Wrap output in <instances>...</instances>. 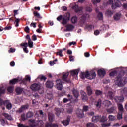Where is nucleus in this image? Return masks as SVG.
I'll list each match as a JSON object with an SVG mask.
<instances>
[{
  "label": "nucleus",
  "instance_id": "49",
  "mask_svg": "<svg viewBox=\"0 0 127 127\" xmlns=\"http://www.w3.org/2000/svg\"><path fill=\"white\" fill-rule=\"evenodd\" d=\"M85 28L88 30V31L92 30V28H93V25H86L85 26Z\"/></svg>",
  "mask_w": 127,
  "mask_h": 127
},
{
  "label": "nucleus",
  "instance_id": "58",
  "mask_svg": "<svg viewBox=\"0 0 127 127\" xmlns=\"http://www.w3.org/2000/svg\"><path fill=\"white\" fill-rule=\"evenodd\" d=\"M19 21H20V19L16 18V19H15V22H16L15 26H16V27H18V26H19Z\"/></svg>",
  "mask_w": 127,
  "mask_h": 127
},
{
  "label": "nucleus",
  "instance_id": "28",
  "mask_svg": "<svg viewBox=\"0 0 127 127\" xmlns=\"http://www.w3.org/2000/svg\"><path fill=\"white\" fill-rule=\"evenodd\" d=\"M96 108H101L102 107V100L99 99L98 101L95 103Z\"/></svg>",
  "mask_w": 127,
  "mask_h": 127
},
{
  "label": "nucleus",
  "instance_id": "36",
  "mask_svg": "<svg viewBox=\"0 0 127 127\" xmlns=\"http://www.w3.org/2000/svg\"><path fill=\"white\" fill-rule=\"evenodd\" d=\"M87 94L88 96H91V95L93 94V91H92V88H91V87L87 86Z\"/></svg>",
  "mask_w": 127,
  "mask_h": 127
},
{
  "label": "nucleus",
  "instance_id": "30",
  "mask_svg": "<svg viewBox=\"0 0 127 127\" xmlns=\"http://www.w3.org/2000/svg\"><path fill=\"white\" fill-rule=\"evenodd\" d=\"M75 27L72 24H69L66 26V30L67 31H72L74 29Z\"/></svg>",
  "mask_w": 127,
  "mask_h": 127
},
{
  "label": "nucleus",
  "instance_id": "39",
  "mask_svg": "<svg viewBox=\"0 0 127 127\" xmlns=\"http://www.w3.org/2000/svg\"><path fill=\"white\" fill-rule=\"evenodd\" d=\"M9 102V100L3 101L2 99L0 98V105L2 106V105H5V104H7Z\"/></svg>",
  "mask_w": 127,
  "mask_h": 127
},
{
  "label": "nucleus",
  "instance_id": "32",
  "mask_svg": "<svg viewBox=\"0 0 127 127\" xmlns=\"http://www.w3.org/2000/svg\"><path fill=\"white\" fill-rule=\"evenodd\" d=\"M100 116H93L92 117V122H94V123L99 122V121H100Z\"/></svg>",
  "mask_w": 127,
  "mask_h": 127
},
{
  "label": "nucleus",
  "instance_id": "14",
  "mask_svg": "<svg viewBox=\"0 0 127 127\" xmlns=\"http://www.w3.org/2000/svg\"><path fill=\"white\" fill-rule=\"evenodd\" d=\"M121 16H122V14H121V13L120 12L116 13L113 16L114 20H115L116 21H118V20H120V19H121Z\"/></svg>",
  "mask_w": 127,
  "mask_h": 127
},
{
  "label": "nucleus",
  "instance_id": "13",
  "mask_svg": "<svg viewBox=\"0 0 127 127\" xmlns=\"http://www.w3.org/2000/svg\"><path fill=\"white\" fill-rule=\"evenodd\" d=\"M20 46H23V51L25 53H28L29 51L28 49H27V46H28V44L27 43H24L20 44Z\"/></svg>",
  "mask_w": 127,
  "mask_h": 127
},
{
  "label": "nucleus",
  "instance_id": "27",
  "mask_svg": "<svg viewBox=\"0 0 127 127\" xmlns=\"http://www.w3.org/2000/svg\"><path fill=\"white\" fill-rule=\"evenodd\" d=\"M72 93L76 99H78V98H79V91L77 90L73 89L72 90Z\"/></svg>",
  "mask_w": 127,
  "mask_h": 127
},
{
  "label": "nucleus",
  "instance_id": "51",
  "mask_svg": "<svg viewBox=\"0 0 127 127\" xmlns=\"http://www.w3.org/2000/svg\"><path fill=\"white\" fill-rule=\"evenodd\" d=\"M3 94H5V89L3 87H0V95H3Z\"/></svg>",
  "mask_w": 127,
  "mask_h": 127
},
{
  "label": "nucleus",
  "instance_id": "60",
  "mask_svg": "<svg viewBox=\"0 0 127 127\" xmlns=\"http://www.w3.org/2000/svg\"><path fill=\"white\" fill-rule=\"evenodd\" d=\"M62 19H63V16H62V15L59 16L57 18V20H58V21H61V20H62Z\"/></svg>",
  "mask_w": 127,
  "mask_h": 127
},
{
  "label": "nucleus",
  "instance_id": "7",
  "mask_svg": "<svg viewBox=\"0 0 127 127\" xmlns=\"http://www.w3.org/2000/svg\"><path fill=\"white\" fill-rule=\"evenodd\" d=\"M121 2L119 0H114V5L112 4L111 7L112 9H116V8L120 7Z\"/></svg>",
  "mask_w": 127,
  "mask_h": 127
},
{
  "label": "nucleus",
  "instance_id": "4",
  "mask_svg": "<svg viewBox=\"0 0 127 127\" xmlns=\"http://www.w3.org/2000/svg\"><path fill=\"white\" fill-rule=\"evenodd\" d=\"M56 87L58 90L59 91L62 90V88L63 87L62 84L64 83L63 81L61 79H58L56 81Z\"/></svg>",
  "mask_w": 127,
  "mask_h": 127
},
{
  "label": "nucleus",
  "instance_id": "10",
  "mask_svg": "<svg viewBox=\"0 0 127 127\" xmlns=\"http://www.w3.org/2000/svg\"><path fill=\"white\" fill-rule=\"evenodd\" d=\"M48 120L50 122V123H52L54 121V119L55 118V116H54V114H53L52 112H49L48 113Z\"/></svg>",
  "mask_w": 127,
  "mask_h": 127
},
{
  "label": "nucleus",
  "instance_id": "50",
  "mask_svg": "<svg viewBox=\"0 0 127 127\" xmlns=\"http://www.w3.org/2000/svg\"><path fill=\"white\" fill-rule=\"evenodd\" d=\"M38 79H40L41 81H46L47 79V78L45 77V76L42 75V76H39L38 77Z\"/></svg>",
  "mask_w": 127,
  "mask_h": 127
},
{
  "label": "nucleus",
  "instance_id": "25",
  "mask_svg": "<svg viewBox=\"0 0 127 127\" xmlns=\"http://www.w3.org/2000/svg\"><path fill=\"white\" fill-rule=\"evenodd\" d=\"M29 122L31 123L30 124V127H36V121L35 122V120L34 119H31L29 120Z\"/></svg>",
  "mask_w": 127,
  "mask_h": 127
},
{
  "label": "nucleus",
  "instance_id": "35",
  "mask_svg": "<svg viewBox=\"0 0 127 127\" xmlns=\"http://www.w3.org/2000/svg\"><path fill=\"white\" fill-rule=\"evenodd\" d=\"M70 17H71V14L69 12H67L64 15V18H65V19H67V20H70Z\"/></svg>",
  "mask_w": 127,
  "mask_h": 127
},
{
  "label": "nucleus",
  "instance_id": "54",
  "mask_svg": "<svg viewBox=\"0 0 127 127\" xmlns=\"http://www.w3.org/2000/svg\"><path fill=\"white\" fill-rule=\"evenodd\" d=\"M83 112H88L89 111V106H84L83 109H82Z\"/></svg>",
  "mask_w": 127,
  "mask_h": 127
},
{
  "label": "nucleus",
  "instance_id": "52",
  "mask_svg": "<svg viewBox=\"0 0 127 127\" xmlns=\"http://www.w3.org/2000/svg\"><path fill=\"white\" fill-rule=\"evenodd\" d=\"M21 118L23 121H26V120H27V117L26 116L25 117V114L24 113L21 115Z\"/></svg>",
  "mask_w": 127,
  "mask_h": 127
},
{
  "label": "nucleus",
  "instance_id": "47",
  "mask_svg": "<svg viewBox=\"0 0 127 127\" xmlns=\"http://www.w3.org/2000/svg\"><path fill=\"white\" fill-rule=\"evenodd\" d=\"M103 94V92L102 91L99 90H96L95 91V95L96 96H100V95Z\"/></svg>",
  "mask_w": 127,
  "mask_h": 127
},
{
  "label": "nucleus",
  "instance_id": "5",
  "mask_svg": "<svg viewBox=\"0 0 127 127\" xmlns=\"http://www.w3.org/2000/svg\"><path fill=\"white\" fill-rule=\"evenodd\" d=\"M30 89L34 92L40 91V85L37 83H34L31 85Z\"/></svg>",
  "mask_w": 127,
  "mask_h": 127
},
{
  "label": "nucleus",
  "instance_id": "31",
  "mask_svg": "<svg viewBox=\"0 0 127 127\" xmlns=\"http://www.w3.org/2000/svg\"><path fill=\"white\" fill-rule=\"evenodd\" d=\"M36 127H42L43 126V121L42 120H38L36 121Z\"/></svg>",
  "mask_w": 127,
  "mask_h": 127
},
{
  "label": "nucleus",
  "instance_id": "17",
  "mask_svg": "<svg viewBox=\"0 0 127 127\" xmlns=\"http://www.w3.org/2000/svg\"><path fill=\"white\" fill-rule=\"evenodd\" d=\"M116 107L113 106L110 108L107 109L106 111L109 114H114V113H116Z\"/></svg>",
  "mask_w": 127,
  "mask_h": 127
},
{
  "label": "nucleus",
  "instance_id": "41",
  "mask_svg": "<svg viewBox=\"0 0 127 127\" xmlns=\"http://www.w3.org/2000/svg\"><path fill=\"white\" fill-rule=\"evenodd\" d=\"M58 50L59 51L56 53V55H59V56H60V57H62L63 56V54H62L63 51L61 49Z\"/></svg>",
  "mask_w": 127,
  "mask_h": 127
},
{
  "label": "nucleus",
  "instance_id": "57",
  "mask_svg": "<svg viewBox=\"0 0 127 127\" xmlns=\"http://www.w3.org/2000/svg\"><path fill=\"white\" fill-rule=\"evenodd\" d=\"M0 122L1 123V125L2 126H4L6 124V122H5V120L3 119H0Z\"/></svg>",
  "mask_w": 127,
  "mask_h": 127
},
{
  "label": "nucleus",
  "instance_id": "12",
  "mask_svg": "<svg viewBox=\"0 0 127 127\" xmlns=\"http://www.w3.org/2000/svg\"><path fill=\"white\" fill-rule=\"evenodd\" d=\"M97 74L99 77H104L106 75V71L104 69H100L97 71Z\"/></svg>",
  "mask_w": 127,
  "mask_h": 127
},
{
  "label": "nucleus",
  "instance_id": "55",
  "mask_svg": "<svg viewBox=\"0 0 127 127\" xmlns=\"http://www.w3.org/2000/svg\"><path fill=\"white\" fill-rule=\"evenodd\" d=\"M110 4H114V1L113 0H108L106 2V5H109Z\"/></svg>",
  "mask_w": 127,
  "mask_h": 127
},
{
  "label": "nucleus",
  "instance_id": "16",
  "mask_svg": "<svg viewBox=\"0 0 127 127\" xmlns=\"http://www.w3.org/2000/svg\"><path fill=\"white\" fill-rule=\"evenodd\" d=\"M2 116H3V117H4V118H5L7 120H8L9 121H13V118H12V117H11V115L8 114V113H2Z\"/></svg>",
  "mask_w": 127,
  "mask_h": 127
},
{
  "label": "nucleus",
  "instance_id": "2",
  "mask_svg": "<svg viewBox=\"0 0 127 127\" xmlns=\"http://www.w3.org/2000/svg\"><path fill=\"white\" fill-rule=\"evenodd\" d=\"M80 77L82 80H85V78L88 80H93L96 78V72L94 71H91L89 72L88 71L85 72H81Z\"/></svg>",
  "mask_w": 127,
  "mask_h": 127
},
{
  "label": "nucleus",
  "instance_id": "38",
  "mask_svg": "<svg viewBox=\"0 0 127 127\" xmlns=\"http://www.w3.org/2000/svg\"><path fill=\"white\" fill-rule=\"evenodd\" d=\"M7 90L8 93L11 94V93H13V91H14V87L13 86H9L8 87Z\"/></svg>",
  "mask_w": 127,
  "mask_h": 127
},
{
  "label": "nucleus",
  "instance_id": "20",
  "mask_svg": "<svg viewBox=\"0 0 127 127\" xmlns=\"http://www.w3.org/2000/svg\"><path fill=\"white\" fill-rule=\"evenodd\" d=\"M79 72H80V70L79 69H75L70 71V74L71 76L73 77H75V76H78V74H79Z\"/></svg>",
  "mask_w": 127,
  "mask_h": 127
},
{
  "label": "nucleus",
  "instance_id": "45",
  "mask_svg": "<svg viewBox=\"0 0 127 127\" xmlns=\"http://www.w3.org/2000/svg\"><path fill=\"white\" fill-rule=\"evenodd\" d=\"M27 44L30 48H32L33 47V42H32L31 40L28 41Z\"/></svg>",
  "mask_w": 127,
  "mask_h": 127
},
{
  "label": "nucleus",
  "instance_id": "1",
  "mask_svg": "<svg viewBox=\"0 0 127 127\" xmlns=\"http://www.w3.org/2000/svg\"><path fill=\"white\" fill-rule=\"evenodd\" d=\"M114 83L118 87H124L127 83V72L121 71L115 78Z\"/></svg>",
  "mask_w": 127,
  "mask_h": 127
},
{
  "label": "nucleus",
  "instance_id": "21",
  "mask_svg": "<svg viewBox=\"0 0 127 127\" xmlns=\"http://www.w3.org/2000/svg\"><path fill=\"white\" fill-rule=\"evenodd\" d=\"M121 94L123 97H127V88L125 87L121 91Z\"/></svg>",
  "mask_w": 127,
  "mask_h": 127
},
{
  "label": "nucleus",
  "instance_id": "44",
  "mask_svg": "<svg viewBox=\"0 0 127 127\" xmlns=\"http://www.w3.org/2000/svg\"><path fill=\"white\" fill-rule=\"evenodd\" d=\"M56 111V115L57 116V117H59L60 116V114L61 113V111H60V109L59 108H56L55 109Z\"/></svg>",
  "mask_w": 127,
  "mask_h": 127
},
{
  "label": "nucleus",
  "instance_id": "33",
  "mask_svg": "<svg viewBox=\"0 0 127 127\" xmlns=\"http://www.w3.org/2000/svg\"><path fill=\"white\" fill-rule=\"evenodd\" d=\"M108 121V119H107V117L105 116H102L101 117L100 116V118L99 119V121L100 123H105V122H107Z\"/></svg>",
  "mask_w": 127,
  "mask_h": 127
},
{
  "label": "nucleus",
  "instance_id": "46",
  "mask_svg": "<svg viewBox=\"0 0 127 127\" xmlns=\"http://www.w3.org/2000/svg\"><path fill=\"white\" fill-rule=\"evenodd\" d=\"M118 110H119L120 112H123L124 111V107H123V105L121 104H118Z\"/></svg>",
  "mask_w": 127,
  "mask_h": 127
},
{
  "label": "nucleus",
  "instance_id": "15",
  "mask_svg": "<svg viewBox=\"0 0 127 127\" xmlns=\"http://www.w3.org/2000/svg\"><path fill=\"white\" fill-rule=\"evenodd\" d=\"M114 100L117 103L124 102V96H116L114 98Z\"/></svg>",
  "mask_w": 127,
  "mask_h": 127
},
{
  "label": "nucleus",
  "instance_id": "23",
  "mask_svg": "<svg viewBox=\"0 0 127 127\" xmlns=\"http://www.w3.org/2000/svg\"><path fill=\"white\" fill-rule=\"evenodd\" d=\"M114 93L112 91H109L107 93V98L110 100H114Z\"/></svg>",
  "mask_w": 127,
  "mask_h": 127
},
{
  "label": "nucleus",
  "instance_id": "6",
  "mask_svg": "<svg viewBox=\"0 0 127 127\" xmlns=\"http://www.w3.org/2000/svg\"><path fill=\"white\" fill-rule=\"evenodd\" d=\"M76 114L77 117H78V118L79 119H82V118L84 117V112L82 109H78L76 110Z\"/></svg>",
  "mask_w": 127,
  "mask_h": 127
},
{
  "label": "nucleus",
  "instance_id": "22",
  "mask_svg": "<svg viewBox=\"0 0 127 127\" xmlns=\"http://www.w3.org/2000/svg\"><path fill=\"white\" fill-rule=\"evenodd\" d=\"M103 104L105 108H109L112 106V102L109 100H105L104 101Z\"/></svg>",
  "mask_w": 127,
  "mask_h": 127
},
{
  "label": "nucleus",
  "instance_id": "18",
  "mask_svg": "<svg viewBox=\"0 0 127 127\" xmlns=\"http://www.w3.org/2000/svg\"><path fill=\"white\" fill-rule=\"evenodd\" d=\"M24 91V88H21L20 87H18L15 89V92L17 94V95H21V94H22V92Z\"/></svg>",
  "mask_w": 127,
  "mask_h": 127
},
{
  "label": "nucleus",
  "instance_id": "56",
  "mask_svg": "<svg viewBox=\"0 0 127 127\" xmlns=\"http://www.w3.org/2000/svg\"><path fill=\"white\" fill-rule=\"evenodd\" d=\"M115 75H117V71H112L109 74V76H110V77H114Z\"/></svg>",
  "mask_w": 127,
  "mask_h": 127
},
{
  "label": "nucleus",
  "instance_id": "3",
  "mask_svg": "<svg viewBox=\"0 0 127 127\" xmlns=\"http://www.w3.org/2000/svg\"><path fill=\"white\" fill-rule=\"evenodd\" d=\"M90 18V15L89 14H83L80 19L79 24L81 25V26H83L84 24L86 23V20L87 18Z\"/></svg>",
  "mask_w": 127,
  "mask_h": 127
},
{
  "label": "nucleus",
  "instance_id": "8",
  "mask_svg": "<svg viewBox=\"0 0 127 127\" xmlns=\"http://www.w3.org/2000/svg\"><path fill=\"white\" fill-rule=\"evenodd\" d=\"M69 76V72L64 73L62 76V80L66 83H70V80L68 79V76Z\"/></svg>",
  "mask_w": 127,
  "mask_h": 127
},
{
  "label": "nucleus",
  "instance_id": "34",
  "mask_svg": "<svg viewBox=\"0 0 127 127\" xmlns=\"http://www.w3.org/2000/svg\"><path fill=\"white\" fill-rule=\"evenodd\" d=\"M114 14L113 12L110 10H107L105 14L107 15L109 17H112V15Z\"/></svg>",
  "mask_w": 127,
  "mask_h": 127
},
{
  "label": "nucleus",
  "instance_id": "63",
  "mask_svg": "<svg viewBox=\"0 0 127 127\" xmlns=\"http://www.w3.org/2000/svg\"><path fill=\"white\" fill-rule=\"evenodd\" d=\"M110 126H111V123L102 124L103 127H110Z\"/></svg>",
  "mask_w": 127,
  "mask_h": 127
},
{
  "label": "nucleus",
  "instance_id": "29",
  "mask_svg": "<svg viewBox=\"0 0 127 127\" xmlns=\"http://www.w3.org/2000/svg\"><path fill=\"white\" fill-rule=\"evenodd\" d=\"M71 23L73 24H75V23H77V22H78V17H77V16H73L71 18Z\"/></svg>",
  "mask_w": 127,
  "mask_h": 127
},
{
  "label": "nucleus",
  "instance_id": "42",
  "mask_svg": "<svg viewBox=\"0 0 127 127\" xmlns=\"http://www.w3.org/2000/svg\"><path fill=\"white\" fill-rule=\"evenodd\" d=\"M97 17L99 20H103V13L100 12L98 14Z\"/></svg>",
  "mask_w": 127,
  "mask_h": 127
},
{
  "label": "nucleus",
  "instance_id": "59",
  "mask_svg": "<svg viewBox=\"0 0 127 127\" xmlns=\"http://www.w3.org/2000/svg\"><path fill=\"white\" fill-rule=\"evenodd\" d=\"M86 11H87L88 12H92V11L93 10L92 9V7H86L85 8Z\"/></svg>",
  "mask_w": 127,
  "mask_h": 127
},
{
  "label": "nucleus",
  "instance_id": "24",
  "mask_svg": "<svg viewBox=\"0 0 127 127\" xmlns=\"http://www.w3.org/2000/svg\"><path fill=\"white\" fill-rule=\"evenodd\" d=\"M81 98L83 102H86L88 100V96L85 92H82L81 93Z\"/></svg>",
  "mask_w": 127,
  "mask_h": 127
},
{
  "label": "nucleus",
  "instance_id": "26",
  "mask_svg": "<svg viewBox=\"0 0 127 127\" xmlns=\"http://www.w3.org/2000/svg\"><path fill=\"white\" fill-rule=\"evenodd\" d=\"M58 127L56 124H52V122L47 123L45 125V127Z\"/></svg>",
  "mask_w": 127,
  "mask_h": 127
},
{
  "label": "nucleus",
  "instance_id": "40",
  "mask_svg": "<svg viewBox=\"0 0 127 127\" xmlns=\"http://www.w3.org/2000/svg\"><path fill=\"white\" fill-rule=\"evenodd\" d=\"M33 14L34 15V16L37 17V18H40V19L42 18V17L40 16V14H39V13L37 12L34 11Z\"/></svg>",
  "mask_w": 127,
  "mask_h": 127
},
{
  "label": "nucleus",
  "instance_id": "43",
  "mask_svg": "<svg viewBox=\"0 0 127 127\" xmlns=\"http://www.w3.org/2000/svg\"><path fill=\"white\" fill-rule=\"evenodd\" d=\"M5 105H6V109H7V110H11V108H12V105H11V103H9V101L8 103H5Z\"/></svg>",
  "mask_w": 127,
  "mask_h": 127
},
{
  "label": "nucleus",
  "instance_id": "37",
  "mask_svg": "<svg viewBox=\"0 0 127 127\" xmlns=\"http://www.w3.org/2000/svg\"><path fill=\"white\" fill-rule=\"evenodd\" d=\"M27 119H30V118H32L33 117V113L31 111H28L26 115Z\"/></svg>",
  "mask_w": 127,
  "mask_h": 127
},
{
  "label": "nucleus",
  "instance_id": "9",
  "mask_svg": "<svg viewBox=\"0 0 127 127\" xmlns=\"http://www.w3.org/2000/svg\"><path fill=\"white\" fill-rule=\"evenodd\" d=\"M71 119V116H67V119L65 120H63L62 121V124L64 125V126H68L69 124H70V119Z\"/></svg>",
  "mask_w": 127,
  "mask_h": 127
},
{
  "label": "nucleus",
  "instance_id": "48",
  "mask_svg": "<svg viewBox=\"0 0 127 127\" xmlns=\"http://www.w3.org/2000/svg\"><path fill=\"white\" fill-rule=\"evenodd\" d=\"M69 22V20H67V19H65V18H63V21H62V24L63 25H66Z\"/></svg>",
  "mask_w": 127,
  "mask_h": 127
},
{
  "label": "nucleus",
  "instance_id": "11",
  "mask_svg": "<svg viewBox=\"0 0 127 127\" xmlns=\"http://www.w3.org/2000/svg\"><path fill=\"white\" fill-rule=\"evenodd\" d=\"M54 84L52 81L48 80L46 83V87L49 89H52Z\"/></svg>",
  "mask_w": 127,
  "mask_h": 127
},
{
  "label": "nucleus",
  "instance_id": "61",
  "mask_svg": "<svg viewBox=\"0 0 127 127\" xmlns=\"http://www.w3.org/2000/svg\"><path fill=\"white\" fill-rule=\"evenodd\" d=\"M86 127H94V124L92 123H88L86 125Z\"/></svg>",
  "mask_w": 127,
  "mask_h": 127
},
{
  "label": "nucleus",
  "instance_id": "62",
  "mask_svg": "<svg viewBox=\"0 0 127 127\" xmlns=\"http://www.w3.org/2000/svg\"><path fill=\"white\" fill-rule=\"evenodd\" d=\"M20 84L26 85L27 84V81L24 78L22 80H21Z\"/></svg>",
  "mask_w": 127,
  "mask_h": 127
},
{
  "label": "nucleus",
  "instance_id": "19",
  "mask_svg": "<svg viewBox=\"0 0 127 127\" xmlns=\"http://www.w3.org/2000/svg\"><path fill=\"white\" fill-rule=\"evenodd\" d=\"M18 82H20V80L19 78H14L9 81V84L10 85H15V84H17Z\"/></svg>",
  "mask_w": 127,
  "mask_h": 127
},
{
  "label": "nucleus",
  "instance_id": "64",
  "mask_svg": "<svg viewBox=\"0 0 127 127\" xmlns=\"http://www.w3.org/2000/svg\"><path fill=\"white\" fill-rule=\"evenodd\" d=\"M18 127H29V126H27L24 124H20V123L18 124Z\"/></svg>",
  "mask_w": 127,
  "mask_h": 127
},
{
  "label": "nucleus",
  "instance_id": "53",
  "mask_svg": "<svg viewBox=\"0 0 127 127\" xmlns=\"http://www.w3.org/2000/svg\"><path fill=\"white\" fill-rule=\"evenodd\" d=\"M22 108H23V110H28L29 108V105L28 104H26L21 106Z\"/></svg>",
  "mask_w": 127,
  "mask_h": 127
}]
</instances>
